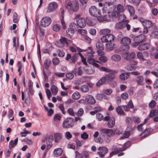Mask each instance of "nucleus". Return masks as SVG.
Instances as JSON below:
<instances>
[{"mask_svg": "<svg viewBox=\"0 0 158 158\" xmlns=\"http://www.w3.org/2000/svg\"><path fill=\"white\" fill-rule=\"evenodd\" d=\"M114 37L111 34H109L102 36L101 37V40L103 43H107L106 44V46L110 50H112L114 47V44L112 41L114 40Z\"/></svg>", "mask_w": 158, "mask_h": 158, "instance_id": "1", "label": "nucleus"}, {"mask_svg": "<svg viewBox=\"0 0 158 158\" xmlns=\"http://www.w3.org/2000/svg\"><path fill=\"white\" fill-rule=\"evenodd\" d=\"M67 9L70 11L77 12L79 9V5L77 2L75 1L72 3L69 2L66 6Z\"/></svg>", "mask_w": 158, "mask_h": 158, "instance_id": "2", "label": "nucleus"}, {"mask_svg": "<svg viewBox=\"0 0 158 158\" xmlns=\"http://www.w3.org/2000/svg\"><path fill=\"white\" fill-rule=\"evenodd\" d=\"M109 73L106 74L104 78L107 83L112 82L115 77V74L117 73V72L115 70H112V72H109Z\"/></svg>", "mask_w": 158, "mask_h": 158, "instance_id": "3", "label": "nucleus"}, {"mask_svg": "<svg viewBox=\"0 0 158 158\" xmlns=\"http://www.w3.org/2000/svg\"><path fill=\"white\" fill-rule=\"evenodd\" d=\"M75 123L74 119L71 118H66L63 122V127L64 128H68L73 127Z\"/></svg>", "mask_w": 158, "mask_h": 158, "instance_id": "4", "label": "nucleus"}, {"mask_svg": "<svg viewBox=\"0 0 158 158\" xmlns=\"http://www.w3.org/2000/svg\"><path fill=\"white\" fill-rule=\"evenodd\" d=\"M75 19L76 20L77 25L80 28L85 27L86 25V23L85 19L81 17L80 14L76 15Z\"/></svg>", "mask_w": 158, "mask_h": 158, "instance_id": "5", "label": "nucleus"}, {"mask_svg": "<svg viewBox=\"0 0 158 158\" xmlns=\"http://www.w3.org/2000/svg\"><path fill=\"white\" fill-rule=\"evenodd\" d=\"M78 57V56L77 53H74L72 56L70 54H68L65 60L70 64H74L77 61Z\"/></svg>", "mask_w": 158, "mask_h": 158, "instance_id": "6", "label": "nucleus"}, {"mask_svg": "<svg viewBox=\"0 0 158 158\" xmlns=\"http://www.w3.org/2000/svg\"><path fill=\"white\" fill-rule=\"evenodd\" d=\"M97 153L100 158H103L105 157V155L108 152V149L105 146L99 147L98 148Z\"/></svg>", "mask_w": 158, "mask_h": 158, "instance_id": "7", "label": "nucleus"}, {"mask_svg": "<svg viewBox=\"0 0 158 158\" xmlns=\"http://www.w3.org/2000/svg\"><path fill=\"white\" fill-rule=\"evenodd\" d=\"M89 12L91 16L95 17L99 16L100 15V12L99 10L94 6H91L89 8Z\"/></svg>", "mask_w": 158, "mask_h": 158, "instance_id": "8", "label": "nucleus"}, {"mask_svg": "<svg viewBox=\"0 0 158 158\" xmlns=\"http://www.w3.org/2000/svg\"><path fill=\"white\" fill-rule=\"evenodd\" d=\"M52 22L51 18L48 17H43L41 20V25L43 27H46L48 26Z\"/></svg>", "mask_w": 158, "mask_h": 158, "instance_id": "9", "label": "nucleus"}, {"mask_svg": "<svg viewBox=\"0 0 158 158\" xmlns=\"http://www.w3.org/2000/svg\"><path fill=\"white\" fill-rule=\"evenodd\" d=\"M55 44L59 47H63L65 45L67 46L68 43L66 38L64 37H62L59 41L56 42Z\"/></svg>", "mask_w": 158, "mask_h": 158, "instance_id": "10", "label": "nucleus"}, {"mask_svg": "<svg viewBox=\"0 0 158 158\" xmlns=\"http://www.w3.org/2000/svg\"><path fill=\"white\" fill-rule=\"evenodd\" d=\"M146 35L144 34H141L135 37L133 39L134 41H137L139 43L145 41L146 40Z\"/></svg>", "mask_w": 158, "mask_h": 158, "instance_id": "11", "label": "nucleus"}, {"mask_svg": "<svg viewBox=\"0 0 158 158\" xmlns=\"http://www.w3.org/2000/svg\"><path fill=\"white\" fill-rule=\"evenodd\" d=\"M101 131L104 133L107 134L108 136L109 137L113 136L115 134L114 131L111 129L104 128L101 130Z\"/></svg>", "mask_w": 158, "mask_h": 158, "instance_id": "12", "label": "nucleus"}, {"mask_svg": "<svg viewBox=\"0 0 158 158\" xmlns=\"http://www.w3.org/2000/svg\"><path fill=\"white\" fill-rule=\"evenodd\" d=\"M134 107V105L131 100H130L126 105L122 106L123 108L126 111H129L130 108L132 109Z\"/></svg>", "mask_w": 158, "mask_h": 158, "instance_id": "13", "label": "nucleus"}, {"mask_svg": "<svg viewBox=\"0 0 158 158\" xmlns=\"http://www.w3.org/2000/svg\"><path fill=\"white\" fill-rule=\"evenodd\" d=\"M86 100L87 102L90 104H94L96 102V101L94 97L90 95L86 96Z\"/></svg>", "mask_w": 158, "mask_h": 158, "instance_id": "14", "label": "nucleus"}, {"mask_svg": "<svg viewBox=\"0 0 158 158\" xmlns=\"http://www.w3.org/2000/svg\"><path fill=\"white\" fill-rule=\"evenodd\" d=\"M115 119L114 117H112L110 118L107 123L108 127L110 128H112L115 124Z\"/></svg>", "mask_w": 158, "mask_h": 158, "instance_id": "15", "label": "nucleus"}, {"mask_svg": "<svg viewBox=\"0 0 158 158\" xmlns=\"http://www.w3.org/2000/svg\"><path fill=\"white\" fill-rule=\"evenodd\" d=\"M149 44L147 43L140 44L138 48V49L140 51L148 50L149 47Z\"/></svg>", "mask_w": 158, "mask_h": 158, "instance_id": "16", "label": "nucleus"}, {"mask_svg": "<svg viewBox=\"0 0 158 158\" xmlns=\"http://www.w3.org/2000/svg\"><path fill=\"white\" fill-rule=\"evenodd\" d=\"M126 56L125 59L127 60H131L134 59L135 57V54L134 52L126 53Z\"/></svg>", "mask_w": 158, "mask_h": 158, "instance_id": "17", "label": "nucleus"}, {"mask_svg": "<svg viewBox=\"0 0 158 158\" xmlns=\"http://www.w3.org/2000/svg\"><path fill=\"white\" fill-rule=\"evenodd\" d=\"M132 129L131 127H128L126 130L127 131H125L123 134V136L121 137V138H128L130 135L131 131Z\"/></svg>", "mask_w": 158, "mask_h": 158, "instance_id": "18", "label": "nucleus"}, {"mask_svg": "<svg viewBox=\"0 0 158 158\" xmlns=\"http://www.w3.org/2000/svg\"><path fill=\"white\" fill-rule=\"evenodd\" d=\"M116 0H111L110 2H106L104 5V7L106 8L107 10L108 9L109 10V9L111 8L112 6H113L114 2L116 1Z\"/></svg>", "mask_w": 158, "mask_h": 158, "instance_id": "19", "label": "nucleus"}, {"mask_svg": "<svg viewBox=\"0 0 158 158\" xmlns=\"http://www.w3.org/2000/svg\"><path fill=\"white\" fill-rule=\"evenodd\" d=\"M55 141L56 143L59 142L62 139V134L60 133H57L54 134Z\"/></svg>", "mask_w": 158, "mask_h": 158, "instance_id": "20", "label": "nucleus"}, {"mask_svg": "<svg viewBox=\"0 0 158 158\" xmlns=\"http://www.w3.org/2000/svg\"><path fill=\"white\" fill-rule=\"evenodd\" d=\"M131 40L130 38L126 37L122 38L121 41V43L122 44L129 45L131 43Z\"/></svg>", "mask_w": 158, "mask_h": 158, "instance_id": "21", "label": "nucleus"}, {"mask_svg": "<svg viewBox=\"0 0 158 158\" xmlns=\"http://www.w3.org/2000/svg\"><path fill=\"white\" fill-rule=\"evenodd\" d=\"M152 131V129L151 128H147L141 134L143 135L142 136V139H144L148 136L150 134V133Z\"/></svg>", "mask_w": 158, "mask_h": 158, "instance_id": "22", "label": "nucleus"}, {"mask_svg": "<svg viewBox=\"0 0 158 158\" xmlns=\"http://www.w3.org/2000/svg\"><path fill=\"white\" fill-rule=\"evenodd\" d=\"M63 152V150L62 148H58L54 150L53 153L55 155V156L57 157L61 156Z\"/></svg>", "mask_w": 158, "mask_h": 158, "instance_id": "23", "label": "nucleus"}, {"mask_svg": "<svg viewBox=\"0 0 158 158\" xmlns=\"http://www.w3.org/2000/svg\"><path fill=\"white\" fill-rule=\"evenodd\" d=\"M57 4L56 2L50 3L48 5V9L50 11L55 10L57 7Z\"/></svg>", "mask_w": 158, "mask_h": 158, "instance_id": "24", "label": "nucleus"}, {"mask_svg": "<svg viewBox=\"0 0 158 158\" xmlns=\"http://www.w3.org/2000/svg\"><path fill=\"white\" fill-rule=\"evenodd\" d=\"M127 10L131 16H133L135 14V9L134 7L131 5H127L126 6Z\"/></svg>", "mask_w": 158, "mask_h": 158, "instance_id": "25", "label": "nucleus"}, {"mask_svg": "<svg viewBox=\"0 0 158 158\" xmlns=\"http://www.w3.org/2000/svg\"><path fill=\"white\" fill-rule=\"evenodd\" d=\"M67 36L71 38L74 33V28H69L66 31Z\"/></svg>", "mask_w": 158, "mask_h": 158, "instance_id": "26", "label": "nucleus"}, {"mask_svg": "<svg viewBox=\"0 0 158 158\" xmlns=\"http://www.w3.org/2000/svg\"><path fill=\"white\" fill-rule=\"evenodd\" d=\"M136 81L137 84L139 85H143V84L144 78L142 76H138L137 77Z\"/></svg>", "mask_w": 158, "mask_h": 158, "instance_id": "27", "label": "nucleus"}, {"mask_svg": "<svg viewBox=\"0 0 158 158\" xmlns=\"http://www.w3.org/2000/svg\"><path fill=\"white\" fill-rule=\"evenodd\" d=\"M116 111L118 114L124 115L125 113L121 106H118L116 109Z\"/></svg>", "mask_w": 158, "mask_h": 158, "instance_id": "28", "label": "nucleus"}, {"mask_svg": "<svg viewBox=\"0 0 158 158\" xmlns=\"http://www.w3.org/2000/svg\"><path fill=\"white\" fill-rule=\"evenodd\" d=\"M111 59L113 61H118L121 60V57L119 55L115 54L111 56Z\"/></svg>", "mask_w": 158, "mask_h": 158, "instance_id": "29", "label": "nucleus"}, {"mask_svg": "<svg viewBox=\"0 0 158 158\" xmlns=\"http://www.w3.org/2000/svg\"><path fill=\"white\" fill-rule=\"evenodd\" d=\"M125 68L128 71L135 70L137 68V67L131 64H129L126 66Z\"/></svg>", "mask_w": 158, "mask_h": 158, "instance_id": "30", "label": "nucleus"}, {"mask_svg": "<svg viewBox=\"0 0 158 158\" xmlns=\"http://www.w3.org/2000/svg\"><path fill=\"white\" fill-rule=\"evenodd\" d=\"M110 31L108 29H105L101 30L100 31V33L101 35H107L110 34Z\"/></svg>", "mask_w": 158, "mask_h": 158, "instance_id": "31", "label": "nucleus"}, {"mask_svg": "<svg viewBox=\"0 0 158 158\" xmlns=\"http://www.w3.org/2000/svg\"><path fill=\"white\" fill-rule=\"evenodd\" d=\"M130 74V73H123L120 75L119 77L122 80H125L128 78V77Z\"/></svg>", "mask_w": 158, "mask_h": 158, "instance_id": "32", "label": "nucleus"}, {"mask_svg": "<svg viewBox=\"0 0 158 158\" xmlns=\"http://www.w3.org/2000/svg\"><path fill=\"white\" fill-rule=\"evenodd\" d=\"M96 47L98 50H103L104 48V45L101 42H98L96 44Z\"/></svg>", "mask_w": 158, "mask_h": 158, "instance_id": "33", "label": "nucleus"}, {"mask_svg": "<svg viewBox=\"0 0 158 158\" xmlns=\"http://www.w3.org/2000/svg\"><path fill=\"white\" fill-rule=\"evenodd\" d=\"M120 46V50L121 51H127L130 49L129 45L122 44Z\"/></svg>", "mask_w": 158, "mask_h": 158, "instance_id": "34", "label": "nucleus"}, {"mask_svg": "<svg viewBox=\"0 0 158 158\" xmlns=\"http://www.w3.org/2000/svg\"><path fill=\"white\" fill-rule=\"evenodd\" d=\"M51 89L53 95H55L57 94L58 89L55 85H52Z\"/></svg>", "mask_w": 158, "mask_h": 158, "instance_id": "35", "label": "nucleus"}, {"mask_svg": "<svg viewBox=\"0 0 158 158\" xmlns=\"http://www.w3.org/2000/svg\"><path fill=\"white\" fill-rule=\"evenodd\" d=\"M116 8L118 11H119L120 13H123L124 12L125 10L123 6L121 4H118Z\"/></svg>", "mask_w": 158, "mask_h": 158, "instance_id": "36", "label": "nucleus"}, {"mask_svg": "<svg viewBox=\"0 0 158 158\" xmlns=\"http://www.w3.org/2000/svg\"><path fill=\"white\" fill-rule=\"evenodd\" d=\"M124 22H119L117 23L115 26L116 29H122L124 28Z\"/></svg>", "mask_w": 158, "mask_h": 158, "instance_id": "37", "label": "nucleus"}, {"mask_svg": "<svg viewBox=\"0 0 158 158\" xmlns=\"http://www.w3.org/2000/svg\"><path fill=\"white\" fill-rule=\"evenodd\" d=\"M80 94L78 92H76L72 95V97L73 99L75 100H77L80 97Z\"/></svg>", "mask_w": 158, "mask_h": 158, "instance_id": "38", "label": "nucleus"}, {"mask_svg": "<svg viewBox=\"0 0 158 158\" xmlns=\"http://www.w3.org/2000/svg\"><path fill=\"white\" fill-rule=\"evenodd\" d=\"M18 138H16L14 142L13 140H11L10 142H9V144L10 145L12 148L15 147L18 143Z\"/></svg>", "mask_w": 158, "mask_h": 158, "instance_id": "39", "label": "nucleus"}, {"mask_svg": "<svg viewBox=\"0 0 158 158\" xmlns=\"http://www.w3.org/2000/svg\"><path fill=\"white\" fill-rule=\"evenodd\" d=\"M106 81L104 77L101 78L96 83V85L99 86L101 85H103L104 83H105Z\"/></svg>", "mask_w": 158, "mask_h": 158, "instance_id": "40", "label": "nucleus"}, {"mask_svg": "<svg viewBox=\"0 0 158 158\" xmlns=\"http://www.w3.org/2000/svg\"><path fill=\"white\" fill-rule=\"evenodd\" d=\"M99 60L100 62L102 63H105L107 61V58L106 56H101L99 57Z\"/></svg>", "mask_w": 158, "mask_h": 158, "instance_id": "41", "label": "nucleus"}, {"mask_svg": "<svg viewBox=\"0 0 158 158\" xmlns=\"http://www.w3.org/2000/svg\"><path fill=\"white\" fill-rule=\"evenodd\" d=\"M51 62V61L48 59L45 60L44 62V65L46 69H48L50 66V64Z\"/></svg>", "mask_w": 158, "mask_h": 158, "instance_id": "42", "label": "nucleus"}, {"mask_svg": "<svg viewBox=\"0 0 158 158\" xmlns=\"http://www.w3.org/2000/svg\"><path fill=\"white\" fill-rule=\"evenodd\" d=\"M100 71L105 72H106L109 73L112 72V70L104 67H101L99 68Z\"/></svg>", "mask_w": 158, "mask_h": 158, "instance_id": "43", "label": "nucleus"}, {"mask_svg": "<svg viewBox=\"0 0 158 158\" xmlns=\"http://www.w3.org/2000/svg\"><path fill=\"white\" fill-rule=\"evenodd\" d=\"M81 90L83 92H86L89 91V88L87 85H84L82 86L81 88Z\"/></svg>", "mask_w": 158, "mask_h": 158, "instance_id": "44", "label": "nucleus"}, {"mask_svg": "<svg viewBox=\"0 0 158 158\" xmlns=\"http://www.w3.org/2000/svg\"><path fill=\"white\" fill-rule=\"evenodd\" d=\"M61 23L63 29L64 30L66 28V24L64 19L63 15H62L61 19Z\"/></svg>", "mask_w": 158, "mask_h": 158, "instance_id": "45", "label": "nucleus"}, {"mask_svg": "<svg viewBox=\"0 0 158 158\" xmlns=\"http://www.w3.org/2000/svg\"><path fill=\"white\" fill-rule=\"evenodd\" d=\"M67 78L69 80H71L74 77L73 74L72 73H68L65 75Z\"/></svg>", "mask_w": 158, "mask_h": 158, "instance_id": "46", "label": "nucleus"}, {"mask_svg": "<svg viewBox=\"0 0 158 158\" xmlns=\"http://www.w3.org/2000/svg\"><path fill=\"white\" fill-rule=\"evenodd\" d=\"M60 26L58 24L54 25L53 27V30L56 31H57L60 29Z\"/></svg>", "mask_w": 158, "mask_h": 158, "instance_id": "47", "label": "nucleus"}, {"mask_svg": "<svg viewBox=\"0 0 158 158\" xmlns=\"http://www.w3.org/2000/svg\"><path fill=\"white\" fill-rule=\"evenodd\" d=\"M84 114V110L82 108H80L78 110L77 113V115L79 116L80 117L82 115Z\"/></svg>", "mask_w": 158, "mask_h": 158, "instance_id": "48", "label": "nucleus"}, {"mask_svg": "<svg viewBox=\"0 0 158 158\" xmlns=\"http://www.w3.org/2000/svg\"><path fill=\"white\" fill-rule=\"evenodd\" d=\"M121 97L123 99L126 100L128 98V95L127 93H123L121 94Z\"/></svg>", "mask_w": 158, "mask_h": 158, "instance_id": "49", "label": "nucleus"}, {"mask_svg": "<svg viewBox=\"0 0 158 158\" xmlns=\"http://www.w3.org/2000/svg\"><path fill=\"white\" fill-rule=\"evenodd\" d=\"M137 56L138 58L140 60L143 61L144 60H145L143 58V54L141 52H138L137 53Z\"/></svg>", "mask_w": 158, "mask_h": 158, "instance_id": "50", "label": "nucleus"}, {"mask_svg": "<svg viewBox=\"0 0 158 158\" xmlns=\"http://www.w3.org/2000/svg\"><path fill=\"white\" fill-rule=\"evenodd\" d=\"M58 56L60 57H63L64 56L65 53L62 50L58 49L57 51Z\"/></svg>", "mask_w": 158, "mask_h": 158, "instance_id": "51", "label": "nucleus"}, {"mask_svg": "<svg viewBox=\"0 0 158 158\" xmlns=\"http://www.w3.org/2000/svg\"><path fill=\"white\" fill-rule=\"evenodd\" d=\"M67 113L72 116H74L75 115L74 112L72 108H69L68 110Z\"/></svg>", "mask_w": 158, "mask_h": 158, "instance_id": "52", "label": "nucleus"}, {"mask_svg": "<svg viewBox=\"0 0 158 158\" xmlns=\"http://www.w3.org/2000/svg\"><path fill=\"white\" fill-rule=\"evenodd\" d=\"M156 102L154 100H152L149 103V106L150 108H153L156 105Z\"/></svg>", "mask_w": 158, "mask_h": 158, "instance_id": "53", "label": "nucleus"}, {"mask_svg": "<svg viewBox=\"0 0 158 158\" xmlns=\"http://www.w3.org/2000/svg\"><path fill=\"white\" fill-rule=\"evenodd\" d=\"M59 60L57 58H55L52 60V63L54 65H57L59 64Z\"/></svg>", "mask_w": 158, "mask_h": 158, "instance_id": "54", "label": "nucleus"}, {"mask_svg": "<svg viewBox=\"0 0 158 158\" xmlns=\"http://www.w3.org/2000/svg\"><path fill=\"white\" fill-rule=\"evenodd\" d=\"M97 118L99 121L102 120L103 118V115L100 113H98L97 114Z\"/></svg>", "mask_w": 158, "mask_h": 158, "instance_id": "55", "label": "nucleus"}, {"mask_svg": "<svg viewBox=\"0 0 158 158\" xmlns=\"http://www.w3.org/2000/svg\"><path fill=\"white\" fill-rule=\"evenodd\" d=\"M112 92V90L111 89H109L105 90L104 92V93L106 95H110Z\"/></svg>", "mask_w": 158, "mask_h": 158, "instance_id": "56", "label": "nucleus"}, {"mask_svg": "<svg viewBox=\"0 0 158 158\" xmlns=\"http://www.w3.org/2000/svg\"><path fill=\"white\" fill-rule=\"evenodd\" d=\"M102 18L103 19V21H109L110 20V16L108 15L103 16L102 17Z\"/></svg>", "mask_w": 158, "mask_h": 158, "instance_id": "57", "label": "nucleus"}, {"mask_svg": "<svg viewBox=\"0 0 158 158\" xmlns=\"http://www.w3.org/2000/svg\"><path fill=\"white\" fill-rule=\"evenodd\" d=\"M133 122V120L131 118L127 117L126 118V123L128 125L131 124Z\"/></svg>", "mask_w": 158, "mask_h": 158, "instance_id": "58", "label": "nucleus"}, {"mask_svg": "<svg viewBox=\"0 0 158 158\" xmlns=\"http://www.w3.org/2000/svg\"><path fill=\"white\" fill-rule=\"evenodd\" d=\"M65 73H61L60 72H56L54 73V75L57 77H63L64 76Z\"/></svg>", "mask_w": 158, "mask_h": 158, "instance_id": "59", "label": "nucleus"}, {"mask_svg": "<svg viewBox=\"0 0 158 158\" xmlns=\"http://www.w3.org/2000/svg\"><path fill=\"white\" fill-rule=\"evenodd\" d=\"M88 62L90 64L93 65V64L95 62L98 63H100V62L98 61H95V60L94 59H88Z\"/></svg>", "mask_w": 158, "mask_h": 158, "instance_id": "60", "label": "nucleus"}, {"mask_svg": "<svg viewBox=\"0 0 158 158\" xmlns=\"http://www.w3.org/2000/svg\"><path fill=\"white\" fill-rule=\"evenodd\" d=\"M89 137L88 134H87L86 132H84L83 134L81 135V137L84 139H87Z\"/></svg>", "mask_w": 158, "mask_h": 158, "instance_id": "61", "label": "nucleus"}, {"mask_svg": "<svg viewBox=\"0 0 158 158\" xmlns=\"http://www.w3.org/2000/svg\"><path fill=\"white\" fill-rule=\"evenodd\" d=\"M65 136L68 139H69L72 137V135L69 131H67L65 133Z\"/></svg>", "mask_w": 158, "mask_h": 158, "instance_id": "62", "label": "nucleus"}, {"mask_svg": "<svg viewBox=\"0 0 158 158\" xmlns=\"http://www.w3.org/2000/svg\"><path fill=\"white\" fill-rule=\"evenodd\" d=\"M78 32L79 33L81 34L82 35H85L87 33V31L84 29H79L78 30Z\"/></svg>", "mask_w": 158, "mask_h": 158, "instance_id": "63", "label": "nucleus"}, {"mask_svg": "<svg viewBox=\"0 0 158 158\" xmlns=\"http://www.w3.org/2000/svg\"><path fill=\"white\" fill-rule=\"evenodd\" d=\"M120 13L118 11H115L112 13V16L113 17H117L119 16Z\"/></svg>", "mask_w": 158, "mask_h": 158, "instance_id": "64", "label": "nucleus"}]
</instances>
